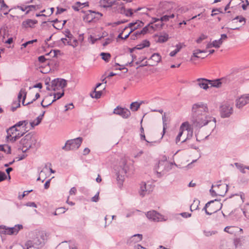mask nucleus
<instances>
[{
	"mask_svg": "<svg viewBox=\"0 0 249 249\" xmlns=\"http://www.w3.org/2000/svg\"><path fill=\"white\" fill-rule=\"evenodd\" d=\"M192 122L196 127L200 128L213 121L215 127L216 119L206 114L209 111L206 104L202 102L194 104L192 106Z\"/></svg>",
	"mask_w": 249,
	"mask_h": 249,
	"instance_id": "nucleus-1",
	"label": "nucleus"
},
{
	"mask_svg": "<svg viewBox=\"0 0 249 249\" xmlns=\"http://www.w3.org/2000/svg\"><path fill=\"white\" fill-rule=\"evenodd\" d=\"M19 142L23 147L33 148L37 147V140L32 133H29L26 135L21 139Z\"/></svg>",
	"mask_w": 249,
	"mask_h": 249,
	"instance_id": "nucleus-2",
	"label": "nucleus"
},
{
	"mask_svg": "<svg viewBox=\"0 0 249 249\" xmlns=\"http://www.w3.org/2000/svg\"><path fill=\"white\" fill-rule=\"evenodd\" d=\"M82 140L81 137L68 140L62 149L66 151L76 150L80 146Z\"/></svg>",
	"mask_w": 249,
	"mask_h": 249,
	"instance_id": "nucleus-3",
	"label": "nucleus"
},
{
	"mask_svg": "<svg viewBox=\"0 0 249 249\" xmlns=\"http://www.w3.org/2000/svg\"><path fill=\"white\" fill-rule=\"evenodd\" d=\"M228 190V185H221L217 184L215 185H213L212 188L210 190V192L212 196H224Z\"/></svg>",
	"mask_w": 249,
	"mask_h": 249,
	"instance_id": "nucleus-4",
	"label": "nucleus"
},
{
	"mask_svg": "<svg viewBox=\"0 0 249 249\" xmlns=\"http://www.w3.org/2000/svg\"><path fill=\"white\" fill-rule=\"evenodd\" d=\"M102 16L103 14L101 13L89 10V13L84 16L83 19L88 23L96 22Z\"/></svg>",
	"mask_w": 249,
	"mask_h": 249,
	"instance_id": "nucleus-5",
	"label": "nucleus"
},
{
	"mask_svg": "<svg viewBox=\"0 0 249 249\" xmlns=\"http://www.w3.org/2000/svg\"><path fill=\"white\" fill-rule=\"evenodd\" d=\"M172 9L170 2L168 1L160 2L157 11V16H160L165 14H170Z\"/></svg>",
	"mask_w": 249,
	"mask_h": 249,
	"instance_id": "nucleus-6",
	"label": "nucleus"
},
{
	"mask_svg": "<svg viewBox=\"0 0 249 249\" xmlns=\"http://www.w3.org/2000/svg\"><path fill=\"white\" fill-rule=\"evenodd\" d=\"M174 163H171L170 165H164L163 164L159 162L155 167V170L158 178H161L164 176L171 169L172 165Z\"/></svg>",
	"mask_w": 249,
	"mask_h": 249,
	"instance_id": "nucleus-7",
	"label": "nucleus"
},
{
	"mask_svg": "<svg viewBox=\"0 0 249 249\" xmlns=\"http://www.w3.org/2000/svg\"><path fill=\"white\" fill-rule=\"evenodd\" d=\"M146 217L154 222L166 221L167 218H165L164 216L156 211H150L146 213Z\"/></svg>",
	"mask_w": 249,
	"mask_h": 249,
	"instance_id": "nucleus-8",
	"label": "nucleus"
},
{
	"mask_svg": "<svg viewBox=\"0 0 249 249\" xmlns=\"http://www.w3.org/2000/svg\"><path fill=\"white\" fill-rule=\"evenodd\" d=\"M67 84V81L64 79L55 78L51 82V86L53 90L64 89Z\"/></svg>",
	"mask_w": 249,
	"mask_h": 249,
	"instance_id": "nucleus-9",
	"label": "nucleus"
},
{
	"mask_svg": "<svg viewBox=\"0 0 249 249\" xmlns=\"http://www.w3.org/2000/svg\"><path fill=\"white\" fill-rule=\"evenodd\" d=\"M220 111L221 117L223 118L230 117L233 112L232 108L227 104L222 105L220 107Z\"/></svg>",
	"mask_w": 249,
	"mask_h": 249,
	"instance_id": "nucleus-10",
	"label": "nucleus"
},
{
	"mask_svg": "<svg viewBox=\"0 0 249 249\" xmlns=\"http://www.w3.org/2000/svg\"><path fill=\"white\" fill-rule=\"evenodd\" d=\"M249 102V94H243L236 100V107L238 108H241Z\"/></svg>",
	"mask_w": 249,
	"mask_h": 249,
	"instance_id": "nucleus-11",
	"label": "nucleus"
},
{
	"mask_svg": "<svg viewBox=\"0 0 249 249\" xmlns=\"http://www.w3.org/2000/svg\"><path fill=\"white\" fill-rule=\"evenodd\" d=\"M113 113L121 116L124 118H128L131 114L130 111L128 109L122 107L119 108V107L114 109Z\"/></svg>",
	"mask_w": 249,
	"mask_h": 249,
	"instance_id": "nucleus-12",
	"label": "nucleus"
},
{
	"mask_svg": "<svg viewBox=\"0 0 249 249\" xmlns=\"http://www.w3.org/2000/svg\"><path fill=\"white\" fill-rule=\"evenodd\" d=\"M151 191L152 190L151 188L148 187L145 182H142L141 183L139 193L142 197H143L145 195L149 194Z\"/></svg>",
	"mask_w": 249,
	"mask_h": 249,
	"instance_id": "nucleus-13",
	"label": "nucleus"
},
{
	"mask_svg": "<svg viewBox=\"0 0 249 249\" xmlns=\"http://www.w3.org/2000/svg\"><path fill=\"white\" fill-rule=\"evenodd\" d=\"M245 242V239L244 237H236L234 238L233 244L234 246L235 249L241 248Z\"/></svg>",
	"mask_w": 249,
	"mask_h": 249,
	"instance_id": "nucleus-14",
	"label": "nucleus"
},
{
	"mask_svg": "<svg viewBox=\"0 0 249 249\" xmlns=\"http://www.w3.org/2000/svg\"><path fill=\"white\" fill-rule=\"evenodd\" d=\"M36 23H37V21L36 19H27L22 22V26L25 28H34Z\"/></svg>",
	"mask_w": 249,
	"mask_h": 249,
	"instance_id": "nucleus-15",
	"label": "nucleus"
},
{
	"mask_svg": "<svg viewBox=\"0 0 249 249\" xmlns=\"http://www.w3.org/2000/svg\"><path fill=\"white\" fill-rule=\"evenodd\" d=\"M214 201H218V200L217 199H215L214 200H211L209 202H208L206 204H205V206H204V207L203 208V210H204L205 211V212L206 213V214L207 215H212L213 213H214L215 212H216L217 211L220 210L221 208H222V204L221 203H218L219 205V208L217 210L213 212H209L207 210V207H208L211 204V203H213Z\"/></svg>",
	"mask_w": 249,
	"mask_h": 249,
	"instance_id": "nucleus-16",
	"label": "nucleus"
},
{
	"mask_svg": "<svg viewBox=\"0 0 249 249\" xmlns=\"http://www.w3.org/2000/svg\"><path fill=\"white\" fill-rule=\"evenodd\" d=\"M118 12L122 14H124L125 16L129 17L133 15V10L131 8L126 9L124 6H122L118 9Z\"/></svg>",
	"mask_w": 249,
	"mask_h": 249,
	"instance_id": "nucleus-17",
	"label": "nucleus"
},
{
	"mask_svg": "<svg viewBox=\"0 0 249 249\" xmlns=\"http://www.w3.org/2000/svg\"><path fill=\"white\" fill-rule=\"evenodd\" d=\"M199 86L204 89H207L209 88V80L205 78H198L197 79Z\"/></svg>",
	"mask_w": 249,
	"mask_h": 249,
	"instance_id": "nucleus-18",
	"label": "nucleus"
},
{
	"mask_svg": "<svg viewBox=\"0 0 249 249\" xmlns=\"http://www.w3.org/2000/svg\"><path fill=\"white\" fill-rule=\"evenodd\" d=\"M38 237L35 239L34 241L28 240L27 241L25 244V247H26V249H29L32 247H34L35 246H38Z\"/></svg>",
	"mask_w": 249,
	"mask_h": 249,
	"instance_id": "nucleus-19",
	"label": "nucleus"
},
{
	"mask_svg": "<svg viewBox=\"0 0 249 249\" xmlns=\"http://www.w3.org/2000/svg\"><path fill=\"white\" fill-rule=\"evenodd\" d=\"M114 3L115 1L113 0H101L100 1L101 6L104 8L111 7Z\"/></svg>",
	"mask_w": 249,
	"mask_h": 249,
	"instance_id": "nucleus-20",
	"label": "nucleus"
},
{
	"mask_svg": "<svg viewBox=\"0 0 249 249\" xmlns=\"http://www.w3.org/2000/svg\"><path fill=\"white\" fill-rule=\"evenodd\" d=\"M142 239V235L141 234H135L132 235L129 239L130 243L133 242L134 243L141 241Z\"/></svg>",
	"mask_w": 249,
	"mask_h": 249,
	"instance_id": "nucleus-21",
	"label": "nucleus"
},
{
	"mask_svg": "<svg viewBox=\"0 0 249 249\" xmlns=\"http://www.w3.org/2000/svg\"><path fill=\"white\" fill-rule=\"evenodd\" d=\"M162 15L163 16L160 18L161 22H167L170 20V18H173L175 17L174 14H171V13L169 14V15L168 14H165V15L164 14Z\"/></svg>",
	"mask_w": 249,
	"mask_h": 249,
	"instance_id": "nucleus-22",
	"label": "nucleus"
},
{
	"mask_svg": "<svg viewBox=\"0 0 249 249\" xmlns=\"http://www.w3.org/2000/svg\"><path fill=\"white\" fill-rule=\"evenodd\" d=\"M150 42L147 40H143L141 43L138 44L136 46V49L137 50H141L145 47H148L150 46Z\"/></svg>",
	"mask_w": 249,
	"mask_h": 249,
	"instance_id": "nucleus-23",
	"label": "nucleus"
},
{
	"mask_svg": "<svg viewBox=\"0 0 249 249\" xmlns=\"http://www.w3.org/2000/svg\"><path fill=\"white\" fill-rule=\"evenodd\" d=\"M161 56L158 53H153L150 57V59L154 62L155 64H152V65H154L155 64H157L160 62L161 60Z\"/></svg>",
	"mask_w": 249,
	"mask_h": 249,
	"instance_id": "nucleus-24",
	"label": "nucleus"
},
{
	"mask_svg": "<svg viewBox=\"0 0 249 249\" xmlns=\"http://www.w3.org/2000/svg\"><path fill=\"white\" fill-rule=\"evenodd\" d=\"M64 95V90H63L62 92H57V93H50V96H53V99L51 102V103L53 104L54 102H55L56 100L60 99L61 97H62Z\"/></svg>",
	"mask_w": 249,
	"mask_h": 249,
	"instance_id": "nucleus-25",
	"label": "nucleus"
},
{
	"mask_svg": "<svg viewBox=\"0 0 249 249\" xmlns=\"http://www.w3.org/2000/svg\"><path fill=\"white\" fill-rule=\"evenodd\" d=\"M191 125L188 122H185L183 123L180 127L179 130L182 131L183 133L184 130H187V131L192 130Z\"/></svg>",
	"mask_w": 249,
	"mask_h": 249,
	"instance_id": "nucleus-26",
	"label": "nucleus"
},
{
	"mask_svg": "<svg viewBox=\"0 0 249 249\" xmlns=\"http://www.w3.org/2000/svg\"><path fill=\"white\" fill-rule=\"evenodd\" d=\"M28 124V122L27 120H23V121H20L18 122L14 125L15 126V127L16 128L17 127H19V126H22L24 128V130L26 131V132H27V130H26V129L27 128V125Z\"/></svg>",
	"mask_w": 249,
	"mask_h": 249,
	"instance_id": "nucleus-27",
	"label": "nucleus"
},
{
	"mask_svg": "<svg viewBox=\"0 0 249 249\" xmlns=\"http://www.w3.org/2000/svg\"><path fill=\"white\" fill-rule=\"evenodd\" d=\"M209 84L212 87L219 88L221 85L222 83L220 79H217L213 80H209Z\"/></svg>",
	"mask_w": 249,
	"mask_h": 249,
	"instance_id": "nucleus-28",
	"label": "nucleus"
},
{
	"mask_svg": "<svg viewBox=\"0 0 249 249\" xmlns=\"http://www.w3.org/2000/svg\"><path fill=\"white\" fill-rule=\"evenodd\" d=\"M23 229V226L21 224H17L16 225L13 227H11V230L12 231V233L13 234H17L19 230Z\"/></svg>",
	"mask_w": 249,
	"mask_h": 249,
	"instance_id": "nucleus-29",
	"label": "nucleus"
},
{
	"mask_svg": "<svg viewBox=\"0 0 249 249\" xmlns=\"http://www.w3.org/2000/svg\"><path fill=\"white\" fill-rule=\"evenodd\" d=\"M0 151L6 152L7 154H10L11 153V146L7 144L0 145Z\"/></svg>",
	"mask_w": 249,
	"mask_h": 249,
	"instance_id": "nucleus-30",
	"label": "nucleus"
},
{
	"mask_svg": "<svg viewBox=\"0 0 249 249\" xmlns=\"http://www.w3.org/2000/svg\"><path fill=\"white\" fill-rule=\"evenodd\" d=\"M63 34L65 36L66 38H67L68 41H72V39L73 38L74 36L69 29H67L64 30Z\"/></svg>",
	"mask_w": 249,
	"mask_h": 249,
	"instance_id": "nucleus-31",
	"label": "nucleus"
},
{
	"mask_svg": "<svg viewBox=\"0 0 249 249\" xmlns=\"http://www.w3.org/2000/svg\"><path fill=\"white\" fill-rule=\"evenodd\" d=\"M181 48H182V46L180 45V44H177L176 46V49L170 53H169L170 56L171 57H173V56H175L176 54L180 51Z\"/></svg>",
	"mask_w": 249,
	"mask_h": 249,
	"instance_id": "nucleus-32",
	"label": "nucleus"
},
{
	"mask_svg": "<svg viewBox=\"0 0 249 249\" xmlns=\"http://www.w3.org/2000/svg\"><path fill=\"white\" fill-rule=\"evenodd\" d=\"M149 28L152 30H154V26L153 25H150L148 24L147 25L144 27L141 31H139L140 34L143 35L146 34L148 32Z\"/></svg>",
	"mask_w": 249,
	"mask_h": 249,
	"instance_id": "nucleus-33",
	"label": "nucleus"
},
{
	"mask_svg": "<svg viewBox=\"0 0 249 249\" xmlns=\"http://www.w3.org/2000/svg\"><path fill=\"white\" fill-rule=\"evenodd\" d=\"M168 39V35L165 34L164 35H160L159 36L158 42L159 43H164L166 42Z\"/></svg>",
	"mask_w": 249,
	"mask_h": 249,
	"instance_id": "nucleus-34",
	"label": "nucleus"
},
{
	"mask_svg": "<svg viewBox=\"0 0 249 249\" xmlns=\"http://www.w3.org/2000/svg\"><path fill=\"white\" fill-rule=\"evenodd\" d=\"M116 176H117L116 179L118 181V183L119 186L121 187L123 185V183L124 181V175H123V176L120 175V173L118 172L116 173Z\"/></svg>",
	"mask_w": 249,
	"mask_h": 249,
	"instance_id": "nucleus-35",
	"label": "nucleus"
},
{
	"mask_svg": "<svg viewBox=\"0 0 249 249\" xmlns=\"http://www.w3.org/2000/svg\"><path fill=\"white\" fill-rule=\"evenodd\" d=\"M102 93H103V92L102 90L96 91V88H94V89L93 91V93H95V95H93V94L91 93L90 96H91L92 98H94L96 99H99L101 97Z\"/></svg>",
	"mask_w": 249,
	"mask_h": 249,
	"instance_id": "nucleus-36",
	"label": "nucleus"
},
{
	"mask_svg": "<svg viewBox=\"0 0 249 249\" xmlns=\"http://www.w3.org/2000/svg\"><path fill=\"white\" fill-rule=\"evenodd\" d=\"M67 45L72 46L73 48L76 47L78 45V39L73 37L72 41H67Z\"/></svg>",
	"mask_w": 249,
	"mask_h": 249,
	"instance_id": "nucleus-37",
	"label": "nucleus"
},
{
	"mask_svg": "<svg viewBox=\"0 0 249 249\" xmlns=\"http://www.w3.org/2000/svg\"><path fill=\"white\" fill-rule=\"evenodd\" d=\"M100 55L102 58L106 62H108L111 57V55L108 53H101Z\"/></svg>",
	"mask_w": 249,
	"mask_h": 249,
	"instance_id": "nucleus-38",
	"label": "nucleus"
},
{
	"mask_svg": "<svg viewBox=\"0 0 249 249\" xmlns=\"http://www.w3.org/2000/svg\"><path fill=\"white\" fill-rule=\"evenodd\" d=\"M141 103L137 102H132L130 105V108L133 111H137L140 107Z\"/></svg>",
	"mask_w": 249,
	"mask_h": 249,
	"instance_id": "nucleus-39",
	"label": "nucleus"
},
{
	"mask_svg": "<svg viewBox=\"0 0 249 249\" xmlns=\"http://www.w3.org/2000/svg\"><path fill=\"white\" fill-rule=\"evenodd\" d=\"M25 94H26V95L27 94V92L26 91L25 89H20L19 92L18 94V101H17V103H20V99H21V97H23V96H24Z\"/></svg>",
	"mask_w": 249,
	"mask_h": 249,
	"instance_id": "nucleus-40",
	"label": "nucleus"
},
{
	"mask_svg": "<svg viewBox=\"0 0 249 249\" xmlns=\"http://www.w3.org/2000/svg\"><path fill=\"white\" fill-rule=\"evenodd\" d=\"M135 23H137V24L135 25V26L133 29H132L130 30V33L133 32L135 30L138 29L140 27H142L144 25V23L143 22H142V21H140L139 20H137L135 22Z\"/></svg>",
	"mask_w": 249,
	"mask_h": 249,
	"instance_id": "nucleus-41",
	"label": "nucleus"
},
{
	"mask_svg": "<svg viewBox=\"0 0 249 249\" xmlns=\"http://www.w3.org/2000/svg\"><path fill=\"white\" fill-rule=\"evenodd\" d=\"M223 41H222L220 38L217 40H214L213 41V47L214 48H219L220 45L222 44Z\"/></svg>",
	"mask_w": 249,
	"mask_h": 249,
	"instance_id": "nucleus-42",
	"label": "nucleus"
},
{
	"mask_svg": "<svg viewBox=\"0 0 249 249\" xmlns=\"http://www.w3.org/2000/svg\"><path fill=\"white\" fill-rule=\"evenodd\" d=\"M235 166L240 170L241 172H242L243 174H245L246 173V168L245 166H244L243 164L239 163H235Z\"/></svg>",
	"mask_w": 249,
	"mask_h": 249,
	"instance_id": "nucleus-43",
	"label": "nucleus"
},
{
	"mask_svg": "<svg viewBox=\"0 0 249 249\" xmlns=\"http://www.w3.org/2000/svg\"><path fill=\"white\" fill-rule=\"evenodd\" d=\"M28 10L26 12V14H28L30 11L33 10H36L38 8V6L37 5H30L27 6Z\"/></svg>",
	"mask_w": 249,
	"mask_h": 249,
	"instance_id": "nucleus-44",
	"label": "nucleus"
},
{
	"mask_svg": "<svg viewBox=\"0 0 249 249\" xmlns=\"http://www.w3.org/2000/svg\"><path fill=\"white\" fill-rule=\"evenodd\" d=\"M167 121V119L165 116V113H164L163 115H162V122H163V134H164L165 130L167 127V123L166 122Z\"/></svg>",
	"mask_w": 249,
	"mask_h": 249,
	"instance_id": "nucleus-45",
	"label": "nucleus"
},
{
	"mask_svg": "<svg viewBox=\"0 0 249 249\" xmlns=\"http://www.w3.org/2000/svg\"><path fill=\"white\" fill-rule=\"evenodd\" d=\"M102 37V36L99 37V38H95L92 36L90 35L89 36L88 40H89V42H90L91 43V44H93L96 42V41H97L98 40L101 39V38Z\"/></svg>",
	"mask_w": 249,
	"mask_h": 249,
	"instance_id": "nucleus-46",
	"label": "nucleus"
},
{
	"mask_svg": "<svg viewBox=\"0 0 249 249\" xmlns=\"http://www.w3.org/2000/svg\"><path fill=\"white\" fill-rule=\"evenodd\" d=\"M45 113V111H43L42 114H40L36 119L37 122V124H39L43 119V118Z\"/></svg>",
	"mask_w": 249,
	"mask_h": 249,
	"instance_id": "nucleus-47",
	"label": "nucleus"
},
{
	"mask_svg": "<svg viewBox=\"0 0 249 249\" xmlns=\"http://www.w3.org/2000/svg\"><path fill=\"white\" fill-rule=\"evenodd\" d=\"M141 34L139 31H137V32L133 33L131 36L130 38L131 40H136L137 39L138 36H141Z\"/></svg>",
	"mask_w": 249,
	"mask_h": 249,
	"instance_id": "nucleus-48",
	"label": "nucleus"
},
{
	"mask_svg": "<svg viewBox=\"0 0 249 249\" xmlns=\"http://www.w3.org/2000/svg\"><path fill=\"white\" fill-rule=\"evenodd\" d=\"M207 38V36L204 34H202L200 36L196 39V42L197 43H200L202 40L206 39Z\"/></svg>",
	"mask_w": 249,
	"mask_h": 249,
	"instance_id": "nucleus-49",
	"label": "nucleus"
},
{
	"mask_svg": "<svg viewBox=\"0 0 249 249\" xmlns=\"http://www.w3.org/2000/svg\"><path fill=\"white\" fill-rule=\"evenodd\" d=\"M216 232H217V231H203V233L206 236H211L213 234H215Z\"/></svg>",
	"mask_w": 249,
	"mask_h": 249,
	"instance_id": "nucleus-50",
	"label": "nucleus"
},
{
	"mask_svg": "<svg viewBox=\"0 0 249 249\" xmlns=\"http://www.w3.org/2000/svg\"><path fill=\"white\" fill-rule=\"evenodd\" d=\"M6 178V174L4 172L0 171V182L5 180Z\"/></svg>",
	"mask_w": 249,
	"mask_h": 249,
	"instance_id": "nucleus-51",
	"label": "nucleus"
},
{
	"mask_svg": "<svg viewBox=\"0 0 249 249\" xmlns=\"http://www.w3.org/2000/svg\"><path fill=\"white\" fill-rule=\"evenodd\" d=\"M32 191H33L32 190H29V191H24L23 194L21 195H19L18 196V198L19 200L22 199L24 196H26L28 195L29 193L32 192Z\"/></svg>",
	"mask_w": 249,
	"mask_h": 249,
	"instance_id": "nucleus-52",
	"label": "nucleus"
},
{
	"mask_svg": "<svg viewBox=\"0 0 249 249\" xmlns=\"http://www.w3.org/2000/svg\"><path fill=\"white\" fill-rule=\"evenodd\" d=\"M52 52H53V57H57V55L58 54H60V53H61V51L59 50H52L49 53H47L46 55H49Z\"/></svg>",
	"mask_w": 249,
	"mask_h": 249,
	"instance_id": "nucleus-53",
	"label": "nucleus"
},
{
	"mask_svg": "<svg viewBox=\"0 0 249 249\" xmlns=\"http://www.w3.org/2000/svg\"><path fill=\"white\" fill-rule=\"evenodd\" d=\"M13 105H14V104L16 105V107L12 106V107H11V111H12L13 112L15 111L16 110V109H17L18 107H20V103H17V101H14V102H13Z\"/></svg>",
	"mask_w": 249,
	"mask_h": 249,
	"instance_id": "nucleus-54",
	"label": "nucleus"
},
{
	"mask_svg": "<svg viewBox=\"0 0 249 249\" xmlns=\"http://www.w3.org/2000/svg\"><path fill=\"white\" fill-rule=\"evenodd\" d=\"M234 228L233 227L227 226L225 228L224 231L231 234H232L233 231L232 230Z\"/></svg>",
	"mask_w": 249,
	"mask_h": 249,
	"instance_id": "nucleus-55",
	"label": "nucleus"
},
{
	"mask_svg": "<svg viewBox=\"0 0 249 249\" xmlns=\"http://www.w3.org/2000/svg\"><path fill=\"white\" fill-rule=\"evenodd\" d=\"M56 209L57 211V213L58 215L60 214L65 213L66 211L67 210V209H66L65 208H64V207H60V208H58Z\"/></svg>",
	"mask_w": 249,
	"mask_h": 249,
	"instance_id": "nucleus-56",
	"label": "nucleus"
},
{
	"mask_svg": "<svg viewBox=\"0 0 249 249\" xmlns=\"http://www.w3.org/2000/svg\"><path fill=\"white\" fill-rule=\"evenodd\" d=\"M8 131L10 132L11 133H12V134H13L15 132L18 131V129H17V128H16L15 127V126H14V125H13L11 127H9L8 129Z\"/></svg>",
	"mask_w": 249,
	"mask_h": 249,
	"instance_id": "nucleus-57",
	"label": "nucleus"
},
{
	"mask_svg": "<svg viewBox=\"0 0 249 249\" xmlns=\"http://www.w3.org/2000/svg\"><path fill=\"white\" fill-rule=\"evenodd\" d=\"M24 206H26L28 207H35L36 208L37 205L34 202H28L25 204H24Z\"/></svg>",
	"mask_w": 249,
	"mask_h": 249,
	"instance_id": "nucleus-58",
	"label": "nucleus"
},
{
	"mask_svg": "<svg viewBox=\"0 0 249 249\" xmlns=\"http://www.w3.org/2000/svg\"><path fill=\"white\" fill-rule=\"evenodd\" d=\"M112 41V39L111 38L107 37L105 39V42L103 43L104 46H106L110 44Z\"/></svg>",
	"mask_w": 249,
	"mask_h": 249,
	"instance_id": "nucleus-59",
	"label": "nucleus"
},
{
	"mask_svg": "<svg viewBox=\"0 0 249 249\" xmlns=\"http://www.w3.org/2000/svg\"><path fill=\"white\" fill-rule=\"evenodd\" d=\"M40 95L39 93H36L35 95V97L34 99H33L31 101L28 102L26 103V105H30L32 104L34 102L36 101L37 99H38L40 97Z\"/></svg>",
	"mask_w": 249,
	"mask_h": 249,
	"instance_id": "nucleus-60",
	"label": "nucleus"
},
{
	"mask_svg": "<svg viewBox=\"0 0 249 249\" xmlns=\"http://www.w3.org/2000/svg\"><path fill=\"white\" fill-rule=\"evenodd\" d=\"M137 24V23H135V22H131L127 26H126L124 28V30H125L126 29H127L128 28H131V30L132 29H133L135 26V25Z\"/></svg>",
	"mask_w": 249,
	"mask_h": 249,
	"instance_id": "nucleus-61",
	"label": "nucleus"
},
{
	"mask_svg": "<svg viewBox=\"0 0 249 249\" xmlns=\"http://www.w3.org/2000/svg\"><path fill=\"white\" fill-rule=\"evenodd\" d=\"M239 19V22H246V18L243 17L236 16L235 18L233 19V20Z\"/></svg>",
	"mask_w": 249,
	"mask_h": 249,
	"instance_id": "nucleus-62",
	"label": "nucleus"
},
{
	"mask_svg": "<svg viewBox=\"0 0 249 249\" xmlns=\"http://www.w3.org/2000/svg\"><path fill=\"white\" fill-rule=\"evenodd\" d=\"M99 192H98L93 197H92L91 200L93 202H95L98 201L99 199Z\"/></svg>",
	"mask_w": 249,
	"mask_h": 249,
	"instance_id": "nucleus-63",
	"label": "nucleus"
},
{
	"mask_svg": "<svg viewBox=\"0 0 249 249\" xmlns=\"http://www.w3.org/2000/svg\"><path fill=\"white\" fill-rule=\"evenodd\" d=\"M180 215H181L184 218H188L191 216L192 214L187 212H183L180 213Z\"/></svg>",
	"mask_w": 249,
	"mask_h": 249,
	"instance_id": "nucleus-64",
	"label": "nucleus"
}]
</instances>
